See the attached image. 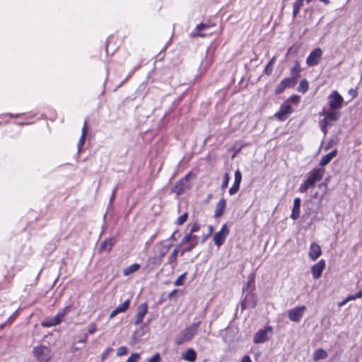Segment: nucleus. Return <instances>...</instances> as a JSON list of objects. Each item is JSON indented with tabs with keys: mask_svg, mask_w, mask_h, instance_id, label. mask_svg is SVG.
<instances>
[{
	"mask_svg": "<svg viewBox=\"0 0 362 362\" xmlns=\"http://www.w3.org/2000/svg\"><path fill=\"white\" fill-rule=\"evenodd\" d=\"M325 173L324 168H315L309 173L308 177L300 186L299 191L301 193L306 192L308 189L313 187L316 182L322 180Z\"/></svg>",
	"mask_w": 362,
	"mask_h": 362,
	"instance_id": "obj_1",
	"label": "nucleus"
},
{
	"mask_svg": "<svg viewBox=\"0 0 362 362\" xmlns=\"http://www.w3.org/2000/svg\"><path fill=\"white\" fill-rule=\"evenodd\" d=\"M200 323V321L194 322L183 330L180 336L177 337L176 344L180 345L186 341H190L197 334Z\"/></svg>",
	"mask_w": 362,
	"mask_h": 362,
	"instance_id": "obj_2",
	"label": "nucleus"
},
{
	"mask_svg": "<svg viewBox=\"0 0 362 362\" xmlns=\"http://www.w3.org/2000/svg\"><path fill=\"white\" fill-rule=\"evenodd\" d=\"M69 306L65 307L59 310L55 316L45 318L41 322L42 326L45 327H51L59 325L64 320L66 315L69 313Z\"/></svg>",
	"mask_w": 362,
	"mask_h": 362,
	"instance_id": "obj_3",
	"label": "nucleus"
},
{
	"mask_svg": "<svg viewBox=\"0 0 362 362\" xmlns=\"http://www.w3.org/2000/svg\"><path fill=\"white\" fill-rule=\"evenodd\" d=\"M33 353L39 362H49L52 356L50 349L45 346L34 347Z\"/></svg>",
	"mask_w": 362,
	"mask_h": 362,
	"instance_id": "obj_4",
	"label": "nucleus"
},
{
	"mask_svg": "<svg viewBox=\"0 0 362 362\" xmlns=\"http://www.w3.org/2000/svg\"><path fill=\"white\" fill-rule=\"evenodd\" d=\"M343 101V98L337 90H333L331 95L328 97V103L330 108L332 110L340 109Z\"/></svg>",
	"mask_w": 362,
	"mask_h": 362,
	"instance_id": "obj_5",
	"label": "nucleus"
},
{
	"mask_svg": "<svg viewBox=\"0 0 362 362\" xmlns=\"http://www.w3.org/2000/svg\"><path fill=\"white\" fill-rule=\"evenodd\" d=\"M272 333V329L271 327L260 329L254 335L253 342L255 344L264 343L269 339V336L271 335Z\"/></svg>",
	"mask_w": 362,
	"mask_h": 362,
	"instance_id": "obj_6",
	"label": "nucleus"
},
{
	"mask_svg": "<svg viewBox=\"0 0 362 362\" xmlns=\"http://www.w3.org/2000/svg\"><path fill=\"white\" fill-rule=\"evenodd\" d=\"M211 28V26L209 24L201 23L196 27L194 31L190 34V36L192 37H195L209 35L212 33Z\"/></svg>",
	"mask_w": 362,
	"mask_h": 362,
	"instance_id": "obj_7",
	"label": "nucleus"
},
{
	"mask_svg": "<svg viewBox=\"0 0 362 362\" xmlns=\"http://www.w3.org/2000/svg\"><path fill=\"white\" fill-rule=\"evenodd\" d=\"M322 51L320 48L315 49L308 57L306 63L309 66L317 65L322 58Z\"/></svg>",
	"mask_w": 362,
	"mask_h": 362,
	"instance_id": "obj_8",
	"label": "nucleus"
},
{
	"mask_svg": "<svg viewBox=\"0 0 362 362\" xmlns=\"http://www.w3.org/2000/svg\"><path fill=\"white\" fill-rule=\"evenodd\" d=\"M229 233V230L226 225L223 226L220 231L216 233L214 235V241L215 244L220 247L223 244L227 235Z\"/></svg>",
	"mask_w": 362,
	"mask_h": 362,
	"instance_id": "obj_9",
	"label": "nucleus"
},
{
	"mask_svg": "<svg viewBox=\"0 0 362 362\" xmlns=\"http://www.w3.org/2000/svg\"><path fill=\"white\" fill-rule=\"evenodd\" d=\"M306 310V307L304 305L294 308L289 310L288 318L292 322H298L303 315Z\"/></svg>",
	"mask_w": 362,
	"mask_h": 362,
	"instance_id": "obj_10",
	"label": "nucleus"
},
{
	"mask_svg": "<svg viewBox=\"0 0 362 362\" xmlns=\"http://www.w3.org/2000/svg\"><path fill=\"white\" fill-rule=\"evenodd\" d=\"M325 268V261L324 259H321L316 264L313 265L311 269L313 278L315 279H319Z\"/></svg>",
	"mask_w": 362,
	"mask_h": 362,
	"instance_id": "obj_11",
	"label": "nucleus"
},
{
	"mask_svg": "<svg viewBox=\"0 0 362 362\" xmlns=\"http://www.w3.org/2000/svg\"><path fill=\"white\" fill-rule=\"evenodd\" d=\"M147 311H148V305L146 303L141 304L138 307V312L135 316V317H136V320L134 322L135 325H139L143 321V319H144V316L146 315V314L147 313Z\"/></svg>",
	"mask_w": 362,
	"mask_h": 362,
	"instance_id": "obj_12",
	"label": "nucleus"
},
{
	"mask_svg": "<svg viewBox=\"0 0 362 362\" xmlns=\"http://www.w3.org/2000/svg\"><path fill=\"white\" fill-rule=\"evenodd\" d=\"M322 254L320 246L316 243H313L310 247L308 255L313 260H316Z\"/></svg>",
	"mask_w": 362,
	"mask_h": 362,
	"instance_id": "obj_13",
	"label": "nucleus"
},
{
	"mask_svg": "<svg viewBox=\"0 0 362 362\" xmlns=\"http://www.w3.org/2000/svg\"><path fill=\"white\" fill-rule=\"evenodd\" d=\"M292 112V107L289 105H282L279 112L275 114V116L281 121L286 119V116Z\"/></svg>",
	"mask_w": 362,
	"mask_h": 362,
	"instance_id": "obj_14",
	"label": "nucleus"
},
{
	"mask_svg": "<svg viewBox=\"0 0 362 362\" xmlns=\"http://www.w3.org/2000/svg\"><path fill=\"white\" fill-rule=\"evenodd\" d=\"M129 300H125L121 305H119V307H117V308L112 311V313L110 315V318L112 319L115 317L117 314L125 312L129 308Z\"/></svg>",
	"mask_w": 362,
	"mask_h": 362,
	"instance_id": "obj_15",
	"label": "nucleus"
},
{
	"mask_svg": "<svg viewBox=\"0 0 362 362\" xmlns=\"http://www.w3.org/2000/svg\"><path fill=\"white\" fill-rule=\"evenodd\" d=\"M300 199L297 197L294 199L293 202V207L292 210V214L291 215V218L293 220H296L299 218L300 216Z\"/></svg>",
	"mask_w": 362,
	"mask_h": 362,
	"instance_id": "obj_16",
	"label": "nucleus"
},
{
	"mask_svg": "<svg viewBox=\"0 0 362 362\" xmlns=\"http://www.w3.org/2000/svg\"><path fill=\"white\" fill-rule=\"evenodd\" d=\"M226 207V201L224 199H221L216 206V210L214 213V217L218 218L221 216Z\"/></svg>",
	"mask_w": 362,
	"mask_h": 362,
	"instance_id": "obj_17",
	"label": "nucleus"
},
{
	"mask_svg": "<svg viewBox=\"0 0 362 362\" xmlns=\"http://www.w3.org/2000/svg\"><path fill=\"white\" fill-rule=\"evenodd\" d=\"M182 358L187 361L194 362L197 359V353L192 349H188L182 354Z\"/></svg>",
	"mask_w": 362,
	"mask_h": 362,
	"instance_id": "obj_18",
	"label": "nucleus"
},
{
	"mask_svg": "<svg viewBox=\"0 0 362 362\" xmlns=\"http://www.w3.org/2000/svg\"><path fill=\"white\" fill-rule=\"evenodd\" d=\"M337 151L334 150L328 154L324 156L320 162V165L323 167L327 165L337 155Z\"/></svg>",
	"mask_w": 362,
	"mask_h": 362,
	"instance_id": "obj_19",
	"label": "nucleus"
},
{
	"mask_svg": "<svg viewBox=\"0 0 362 362\" xmlns=\"http://www.w3.org/2000/svg\"><path fill=\"white\" fill-rule=\"evenodd\" d=\"M115 243L114 239L105 240L100 246V251H110Z\"/></svg>",
	"mask_w": 362,
	"mask_h": 362,
	"instance_id": "obj_20",
	"label": "nucleus"
},
{
	"mask_svg": "<svg viewBox=\"0 0 362 362\" xmlns=\"http://www.w3.org/2000/svg\"><path fill=\"white\" fill-rule=\"evenodd\" d=\"M139 268H140V265L139 264H133L127 267V268H125L123 270V274L124 276H129L131 274L138 271L139 269Z\"/></svg>",
	"mask_w": 362,
	"mask_h": 362,
	"instance_id": "obj_21",
	"label": "nucleus"
},
{
	"mask_svg": "<svg viewBox=\"0 0 362 362\" xmlns=\"http://www.w3.org/2000/svg\"><path fill=\"white\" fill-rule=\"evenodd\" d=\"M327 354L326 351L322 349H317L313 354V359L315 361H318L320 359H323L327 358Z\"/></svg>",
	"mask_w": 362,
	"mask_h": 362,
	"instance_id": "obj_22",
	"label": "nucleus"
},
{
	"mask_svg": "<svg viewBox=\"0 0 362 362\" xmlns=\"http://www.w3.org/2000/svg\"><path fill=\"white\" fill-rule=\"evenodd\" d=\"M281 83H283L284 84V86L286 88H292V87H294L295 85L297 83V79H296V77L295 76H293L291 78L284 79L283 81H281Z\"/></svg>",
	"mask_w": 362,
	"mask_h": 362,
	"instance_id": "obj_23",
	"label": "nucleus"
},
{
	"mask_svg": "<svg viewBox=\"0 0 362 362\" xmlns=\"http://www.w3.org/2000/svg\"><path fill=\"white\" fill-rule=\"evenodd\" d=\"M86 128H87V121L86 120L84 122L83 127L82 129V135H81V139L78 143V152H81L82 151V147L83 146L84 140H85Z\"/></svg>",
	"mask_w": 362,
	"mask_h": 362,
	"instance_id": "obj_24",
	"label": "nucleus"
},
{
	"mask_svg": "<svg viewBox=\"0 0 362 362\" xmlns=\"http://www.w3.org/2000/svg\"><path fill=\"white\" fill-rule=\"evenodd\" d=\"M304 0H296L293 4V17L296 18L297 14L299 13L300 8L303 4Z\"/></svg>",
	"mask_w": 362,
	"mask_h": 362,
	"instance_id": "obj_25",
	"label": "nucleus"
},
{
	"mask_svg": "<svg viewBox=\"0 0 362 362\" xmlns=\"http://www.w3.org/2000/svg\"><path fill=\"white\" fill-rule=\"evenodd\" d=\"M242 180V174L239 170H237L235 172V181L233 185V187H236L238 190L240 188V185Z\"/></svg>",
	"mask_w": 362,
	"mask_h": 362,
	"instance_id": "obj_26",
	"label": "nucleus"
},
{
	"mask_svg": "<svg viewBox=\"0 0 362 362\" xmlns=\"http://www.w3.org/2000/svg\"><path fill=\"white\" fill-rule=\"evenodd\" d=\"M325 117L329 122H332L337 121L339 118V115L336 112H329L327 113Z\"/></svg>",
	"mask_w": 362,
	"mask_h": 362,
	"instance_id": "obj_27",
	"label": "nucleus"
},
{
	"mask_svg": "<svg viewBox=\"0 0 362 362\" xmlns=\"http://www.w3.org/2000/svg\"><path fill=\"white\" fill-rule=\"evenodd\" d=\"M308 89V83L305 79H303L299 84L298 88V91L305 93Z\"/></svg>",
	"mask_w": 362,
	"mask_h": 362,
	"instance_id": "obj_28",
	"label": "nucleus"
},
{
	"mask_svg": "<svg viewBox=\"0 0 362 362\" xmlns=\"http://www.w3.org/2000/svg\"><path fill=\"white\" fill-rule=\"evenodd\" d=\"M160 249H159V256L160 257H164L167 253L169 251V249L170 247V245H160Z\"/></svg>",
	"mask_w": 362,
	"mask_h": 362,
	"instance_id": "obj_29",
	"label": "nucleus"
},
{
	"mask_svg": "<svg viewBox=\"0 0 362 362\" xmlns=\"http://www.w3.org/2000/svg\"><path fill=\"white\" fill-rule=\"evenodd\" d=\"M194 236L195 235L191 234L186 235L181 240L180 245H182L187 243H192V241H194Z\"/></svg>",
	"mask_w": 362,
	"mask_h": 362,
	"instance_id": "obj_30",
	"label": "nucleus"
},
{
	"mask_svg": "<svg viewBox=\"0 0 362 362\" xmlns=\"http://www.w3.org/2000/svg\"><path fill=\"white\" fill-rule=\"evenodd\" d=\"M198 238L197 236H194V241H192V243H190V245L188 247L185 248L182 252V255L185 252H190L193 248H194L196 247V245H197V243H198Z\"/></svg>",
	"mask_w": 362,
	"mask_h": 362,
	"instance_id": "obj_31",
	"label": "nucleus"
},
{
	"mask_svg": "<svg viewBox=\"0 0 362 362\" xmlns=\"http://www.w3.org/2000/svg\"><path fill=\"white\" fill-rule=\"evenodd\" d=\"M188 214L186 212L183 215L180 216L176 221L177 225H182L187 219Z\"/></svg>",
	"mask_w": 362,
	"mask_h": 362,
	"instance_id": "obj_32",
	"label": "nucleus"
},
{
	"mask_svg": "<svg viewBox=\"0 0 362 362\" xmlns=\"http://www.w3.org/2000/svg\"><path fill=\"white\" fill-rule=\"evenodd\" d=\"M186 276H187V272H185L184 274L180 275L177 278L176 281L175 282V285L177 286L183 285L184 284V279H185Z\"/></svg>",
	"mask_w": 362,
	"mask_h": 362,
	"instance_id": "obj_33",
	"label": "nucleus"
},
{
	"mask_svg": "<svg viewBox=\"0 0 362 362\" xmlns=\"http://www.w3.org/2000/svg\"><path fill=\"white\" fill-rule=\"evenodd\" d=\"M178 252L179 251H178L177 248H175L173 251V252L171 253V255L169 257V262L170 263H173V262H176V260H177V255Z\"/></svg>",
	"mask_w": 362,
	"mask_h": 362,
	"instance_id": "obj_34",
	"label": "nucleus"
},
{
	"mask_svg": "<svg viewBox=\"0 0 362 362\" xmlns=\"http://www.w3.org/2000/svg\"><path fill=\"white\" fill-rule=\"evenodd\" d=\"M330 124H331V123L327 120V119H326V117H325V118H324V119L321 121V122H320V125H321V129H322V130L325 133H326V128H327L329 125H330Z\"/></svg>",
	"mask_w": 362,
	"mask_h": 362,
	"instance_id": "obj_35",
	"label": "nucleus"
},
{
	"mask_svg": "<svg viewBox=\"0 0 362 362\" xmlns=\"http://www.w3.org/2000/svg\"><path fill=\"white\" fill-rule=\"evenodd\" d=\"M255 283V276L253 274H251L249 276V281L247 284V285L243 288V291H245L246 289L249 288L252 284Z\"/></svg>",
	"mask_w": 362,
	"mask_h": 362,
	"instance_id": "obj_36",
	"label": "nucleus"
},
{
	"mask_svg": "<svg viewBox=\"0 0 362 362\" xmlns=\"http://www.w3.org/2000/svg\"><path fill=\"white\" fill-rule=\"evenodd\" d=\"M229 179H230L229 174L228 173H226L224 176V180L221 185L222 189H224L227 187L228 182H229Z\"/></svg>",
	"mask_w": 362,
	"mask_h": 362,
	"instance_id": "obj_37",
	"label": "nucleus"
},
{
	"mask_svg": "<svg viewBox=\"0 0 362 362\" xmlns=\"http://www.w3.org/2000/svg\"><path fill=\"white\" fill-rule=\"evenodd\" d=\"M286 88L284 86V84L281 82L276 86L275 92H276V94H280V93H283Z\"/></svg>",
	"mask_w": 362,
	"mask_h": 362,
	"instance_id": "obj_38",
	"label": "nucleus"
},
{
	"mask_svg": "<svg viewBox=\"0 0 362 362\" xmlns=\"http://www.w3.org/2000/svg\"><path fill=\"white\" fill-rule=\"evenodd\" d=\"M127 352V349L125 346H121L117 349V354L119 356L125 355Z\"/></svg>",
	"mask_w": 362,
	"mask_h": 362,
	"instance_id": "obj_39",
	"label": "nucleus"
},
{
	"mask_svg": "<svg viewBox=\"0 0 362 362\" xmlns=\"http://www.w3.org/2000/svg\"><path fill=\"white\" fill-rule=\"evenodd\" d=\"M139 355L138 354H133L132 356L128 358L127 362H137L138 359L139 358Z\"/></svg>",
	"mask_w": 362,
	"mask_h": 362,
	"instance_id": "obj_40",
	"label": "nucleus"
},
{
	"mask_svg": "<svg viewBox=\"0 0 362 362\" xmlns=\"http://www.w3.org/2000/svg\"><path fill=\"white\" fill-rule=\"evenodd\" d=\"M299 71L300 70H299L298 64H296L295 67H293L291 70L293 76H294V74H296V76H295L297 78V76H298Z\"/></svg>",
	"mask_w": 362,
	"mask_h": 362,
	"instance_id": "obj_41",
	"label": "nucleus"
},
{
	"mask_svg": "<svg viewBox=\"0 0 362 362\" xmlns=\"http://www.w3.org/2000/svg\"><path fill=\"white\" fill-rule=\"evenodd\" d=\"M199 230V226L198 224H197V223H194V224L192 226V228H191V229H190V231H189V234L192 235V233H193L197 232V231H198Z\"/></svg>",
	"mask_w": 362,
	"mask_h": 362,
	"instance_id": "obj_42",
	"label": "nucleus"
},
{
	"mask_svg": "<svg viewBox=\"0 0 362 362\" xmlns=\"http://www.w3.org/2000/svg\"><path fill=\"white\" fill-rule=\"evenodd\" d=\"M160 355L158 354H155L148 362H159Z\"/></svg>",
	"mask_w": 362,
	"mask_h": 362,
	"instance_id": "obj_43",
	"label": "nucleus"
},
{
	"mask_svg": "<svg viewBox=\"0 0 362 362\" xmlns=\"http://www.w3.org/2000/svg\"><path fill=\"white\" fill-rule=\"evenodd\" d=\"M272 66L267 64L264 69V73L267 75H270L272 74Z\"/></svg>",
	"mask_w": 362,
	"mask_h": 362,
	"instance_id": "obj_44",
	"label": "nucleus"
},
{
	"mask_svg": "<svg viewBox=\"0 0 362 362\" xmlns=\"http://www.w3.org/2000/svg\"><path fill=\"white\" fill-rule=\"evenodd\" d=\"M173 191L177 194H181L182 193V192L184 191V189L182 188H179L177 185L175 186Z\"/></svg>",
	"mask_w": 362,
	"mask_h": 362,
	"instance_id": "obj_45",
	"label": "nucleus"
},
{
	"mask_svg": "<svg viewBox=\"0 0 362 362\" xmlns=\"http://www.w3.org/2000/svg\"><path fill=\"white\" fill-rule=\"evenodd\" d=\"M238 192V189L236 187H233V186H232L229 189V194L230 195H233V194H236Z\"/></svg>",
	"mask_w": 362,
	"mask_h": 362,
	"instance_id": "obj_46",
	"label": "nucleus"
},
{
	"mask_svg": "<svg viewBox=\"0 0 362 362\" xmlns=\"http://www.w3.org/2000/svg\"><path fill=\"white\" fill-rule=\"evenodd\" d=\"M349 95H350L353 98H355V97H356V95H357V92H356V90H354V89H351V90H349Z\"/></svg>",
	"mask_w": 362,
	"mask_h": 362,
	"instance_id": "obj_47",
	"label": "nucleus"
},
{
	"mask_svg": "<svg viewBox=\"0 0 362 362\" xmlns=\"http://www.w3.org/2000/svg\"><path fill=\"white\" fill-rule=\"evenodd\" d=\"M356 299H357V297H356V294H354V295H349L346 298V301L354 300H356Z\"/></svg>",
	"mask_w": 362,
	"mask_h": 362,
	"instance_id": "obj_48",
	"label": "nucleus"
},
{
	"mask_svg": "<svg viewBox=\"0 0 362 362\" xmlns=\"http://www.w3.org/2000/svg\"><path fill=\"white\" fill-rule=\"evenodd\" d=\"M112 351V349H106L104 353L103 354V359H104L108 354L110 352Z\"/></svg>",
	"mask_w": 362,
	"mask_h": 362,
	"instance_id": "obj_49",
	"label": "nucleus"
},
{
	"mask_svg": "<svg viewBox=\"0 0 362 362\" xmlns=\"http://www.w3.org/2000/svg\"><path fill=\"white\" fill-rule=\"evenodd\" d=\"M241 362H252V361H251V359H250L249 356H245L242 358Z\"/></svg>",
	"mask_w": 362,
	"mask_h": 362,
	"instance_id": "obj_50",
	"label": "nucleus"
},
{
	"mask_svg": "<svg viewBox=\"0 0 362 362\" xmlns=\"http://www.w3.org/2000/svg\"><path fill=\"white\" fill-rule=\"evenodd\" d=\"M348 302H349V301H346V299H344V300H342V301H341V302H339V303H338V306H339V307H342V306H344V305H346V303H348Z\"/></svg>",
	"mask_w": 362,
	"mask_h": 362,
	"instance_id": "obj_51",
	"label": "nucleus"
},
{
	"mask_svg": "<svg viewBox=\"0 0 362 362\" xmlns=\"http://www.w3.org/2000/svg\"><path fill=\"white\" fill-rule=\"evenodd\" d=\"M356 296L357 297V298H362V290H361L360 291H358V293H356Z\"/></svg>",
	"mask_w": 362,
	"mask_h": 362,
	"instance_id": "obj_52",
	"label": "nucleus"
},
{
	"mask_svg": "<svg viewBox=\"0 0 362 362\" xmlns=\"http://www.w3.org/2000/svg\"><path fill=\"white\" fill-rule=\"evenodd\" d=\"M274 62H275V57H273L270 61L268 63V65H270V66H273V64H274Z\"/></svg>",
	"mask_w": 362,
	"mask_h": 362,
	"instance_id": "obj_53",
	"label": "nucleus"
},
{
	"mask_svg": "<svg viewBox=\"0 0 362 362\" xmlns=\"http://www.w3.org/2000/svg\"><path fill=\"white\" fill-rule=\"evenodd\" d=\"M213 232V227L211 226H209V233L208 235H211Z\"/></svg>",
	"mask_w": 362,
	"mask_h": 362,
	"instance_id": "obj_54",
	"label": "nucleus"
},
{
	"mask_svg": "<svg viewBox=\"0 0 362 362\" xmlns=\"http://www.w3.org/2000/svg\"><path fill=\"white\" fill-rule=\"evenodd\" d=\"M97 329L96 325L95 324H92V334Z\"/></svg>",
	"mask_w": 362,
	"mask_h": 362,
	"instance_id": "obj_55",
	"label": "nucleus"
},
{
	"mask_svg": "<svg viewBox=\"0 0 362 362\" xmlns=\"http://www.w3.org/2000/svg\"><path fill=\"white\" fill-rule=\"evenodd\" d=\"M176 291H177L176 290L173 291L169 294V298H172L173 296H174V295L175 294Z\"/></svg>",
	"mask_w": 362,
	"mask_h": 362,
	"instance_id": "obj_56",
	"label": "nucleus"
},
{
	"mask_svg": "<svg viewBox=\"0 0 362 362\" xmlns=\"http://www.w3.org/2000/svg\"><path fill=\"white\" fill-rule=\"evenodd\" d=\"M332 146V142L329 141L327 144V146L325 147L326 150H328Z\"/></svg>",
	"mask_w": 362,
	"mask_h": 362,
	"instance_id": "obj_57",
	"label": "nucleus"
},
{
	"mask_svg": "<svg viewBox=\"0 0 362 362\" xmlns=\"http://www.w3.org/2000/svg\"><path fill=\"white\" fill-rule=\"evenodd\" d=\"M209 235H206L205 237H204L202 242L204 243L205 240L209 237Z\"/></svg>",
	"mask_w": 362,
	"mask_h": 362,
	"instance_id": "obj_58",
	"label": "nucleus"
},
{
	"mask_svg": "<svg viewBox=\"0 0 362 362\" xmlns=\"http://www.w3.org/2000/svg\"><path fill=\"white\" fill-rule=\"evenodd\" d=\"M11 117H18V116H19V115H11Z\"/></svg>",
	"mask_w": 362,
	"mask_h": 362,
	"instance_id": "obj_59",
	"label": "nucleus"
},
{
	"mask_svg": "<svg viewBox=\"0 0 362 362\" xmlns=\"http://www.w3.org/2000/svg\"><path fill=\"white\" fill-rule=\"evenodd\" d=\"M114 197H115V190L113 191V194H112L111 199H112L114 198Z\"/></svg>",
	"mask_w": 362,
	"mask_h": 362,
	"instance_id": "obj_60",
	"label": "nucleus"
},
{
	"mask_svg": "<svg viewBox=\"0 0 362 362\" xmlns=\"http://www.w3.org/2000/svg\"><path fill=\"white\" fill-rule=\"evenodd\" d=\"M311 1V0H306V2L309 4Z\"/></svg>",
	"mask_w": 362,
	"mask_h": 362,
	"instance_id": "obj_61",
	"label": "nucleus"
},
{
	"mask_svg": "<svg viewBox=\"0 0 362 362\" xmlns=\"http://www.w3.org/2000/svg\"><path fill=\"white\" fill-rule=\"evenodd\" d=\"M245 302H244V303H243V308L245 307Z\"/></svg>",
	"mask_w": 362,
	"mask_h": 362,
	"instance_id": "obj_62",
	"label": "nucleus"
},
{
	"mask_svg": "<svg viewBox=\"0 0 362 362\" xmlns=\"http://www.w3.org/2000/svg\"><path fill=\"white\" fill-rule=\"evenodd\" d=\"M314 197L316 198L317 197V193L314 195Z\"/></svg>",
	"mask_w": 362,
	"mask_h": 362,
	"instance_id": "obj_63",
	"label": "nucleus"
}]
</instances>
